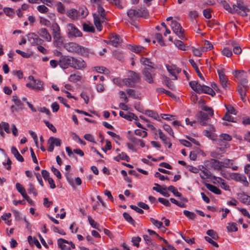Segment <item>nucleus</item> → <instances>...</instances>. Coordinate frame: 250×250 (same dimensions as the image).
<instances>
[{
    "mask_svg": "<svg viewBox=\"0 0 250 250\" xmlns=\"http://www.w3.org/2000/svg\"><path fill=\"white\" fill-rule=\"evenodd\" d=\"M220 3L226 10L232 14L237 13L242 16H247V12L249 11V8L244 4L242 0H237L236 4H234L232 8H231L225 0H222Z\"/></svg>",
    "mask_w": 250,
    "mask_h": 250,
    "instance_id": "1",
    "label": "nucleus"
},
{
    "mask_svg": "<svg viewBox=\"0 0 250 250\" xmlns=\"http://www.w3.org/2000/svg\"><path fill=\"white\" fill-rule=\"evenodd\" d=\"M142 74L144 79L149 83H154V78L155 75L154 67L150 65V67H145L142 70Z\"/></svg>",
    "mask_w": 250,
    "mask_h": 250,
    "instance_id": "2",
    "label": "nucleus"
},
{
    "mask_svg": "<svg viewBox=\"0 0 250 250\" xmlns=\"http://www.w3.org/2000/svg\"><path fill=\"white\" fill-rule=\"evenodd\" d=\"M171 26L173 32L181 40L185 38L184 35V29L181 24L177 21H172L171 22Z\"/></svg>",
    "mask_w": 250,
    "mask_h": 250,
    "instance_id": "3",
    "label": "nucleus"
},
{
    "mask_svg": "<svg viewBox=\"0 0 250 250\" xmlns=\"http://www.w3.org/2000/svg\"><path fill=\"white\" fill-rule=\"evenodd\" d=\"M73 57L62 56L60 57L59 64L61 67L63 69L67 68L69 66L72 67Z\"/></svg>",
    "mask_w": 250,
    "mask_h": 250,
    "instance_id": "4",
    "label": "nucleus"
},
{
    "mask_svg": "<svg viewBox=\"0 0 250 250\" xmlns=\"http://www.w3.org/2000/svg\"><path fill=\"white\" fill-rule=\"evenodd\" d=\"M67 29L68 31V36L70 37H82V32L76 27L73 24L69 23L67 25Z\"/></svg>",
    "mask_w": 250,
    "mask_h": 250,
    "instance_id": "5",
    "label": "nucleus"
},
{
    "mask_svg": "<svg viewBox=\"0 0 250 250\" xmlns=\"http://www.w3.org/2000/svg\"><path fill=\"white\" fill-rule=\"evenodd\" d=\"M72 61L73 62L72 67L74 69H81L86 66L85 62L82 58H76L73 57Z\"/></svg>",
    "mask_w": 250,
    "mask_h": 250,
    "instance_id": "6",
    "label": "nucleus"
},
{
    "mask_svg": "<svg viewBox=\"0 0 250 250\" xmlns=\"http://www.w3.org/2000/svg\"><path fill=\"white\" fill-rule=\"evenodd\" d=\"M63 47L68 52L77 53L79 52V45L75 42L64 43Z\"/></svg>",
    "mask_w": 250,
    "mask_h": 250,
    "instance_id": "7",
    "label": "nucleus"
},
{
    "mask_svg": "<svg viewBox=\"0 0 250 250\" xmlns=\"http://www.w3.org/2000/svg\"><path fill=\"white\" fill-rule=\"evenodd\" d=\"M231 178L237 182H240L245 187L249 186V182L247 181V178L244 175L240 174L238 173H233L232 174Z\"/></svg>",
    "mask_w": 250,
    "mask_h": 250,
    "instance_id": "8",
    "label": "nucleus"
},
{
    "mask_svg": "<svg viewBox=\"0 0 250 250\" xmlns=\"http://www.w3.org/2000/svg\"><path fill=\"white\" fill-rule=\"evenodd\" d=\"M249 88V85L242 86L241 85H238L237 87V91L240 96L241 99L244 102H245L247 101V99L245 97L246 96L247 91Z\"/></svg>",
    "mask_w": 250,
    "mask_h": 250,
    "instance_id": "9",
    "label": "nucleus"
},
{
    "mask_svg": "<svg viewBox=\"0 0 250 250\" xmlns=\"http://www.w3.org/2000/svg\"><path fill=\"white\" fill-rule=\"evenodd\" d=\"M37 33L40 36L44 38L47 42L51 41V36L46 28H42Z\"/></svg>",
    "mask_w": 250,
    "mask_h": 250,
    "instance_id": "10",
    "label": "nucleus"
},
{
    "mask_svg": "<svg viewBox=\"0 0 250 250\" xmlns=\"http://www.w3.org/2000/svg\"><path fill=\"white\" fill-rule=\"evenodd\" d=\"M128 77L133 83H139L141 80L140 74L133 71H128Z\"/></svg>",
    "mask_w": 250,
    "mask_h": 250,
    "instance_id": "11",
    "label": "nucleus"
},
{
    "mask_svg": "<svg viewBox=\"0 0 250 250\" xmlns=\"http://www.w3.org/2000/svg\"><path fill=\"white\" fill-rule=\"evenodd\" d=\"M58 244L59 247L62 250H70V248L67 246H66L65 244H69V241L67 240H66L62 238H59L58 239Z\"/></svg>",
    "mask_w": 250,
    "mask_h": 250,
    "instance_id": "12",
    "label": "nucleus"
},
{
    "mask_svg": "<svg viewBox=\"0 0 250 250\" xmlns=\"http://www.w3.org/2000/svg\"><path fill=\"white\" fill-rule=\"evenodd\" d=\"M53 38L54 39V44L58 48L60 47L63 44L64 39L60 34L53 35Z\"/></svg>",
    "mask_w": 250,
    "mask_h": 250,
    "instance_id": "13",
    "label": "nucleus"
},
{
    "mask_svg": "<svg viewBox=\"0 0 250 250\" xmlns=\"http://www.w3.org/2000/svg\"><path fill=\"white\" fill-rule=\"evenodd\" d=\"M119 115L121 117L128 121H131L132 119L135 121H137L138 120V117L131 112H128V114H125L123 111H120Z\"/></svg>",
    "mask_w": 250,
    "mask_h": 250,
    "instance_id": "14",
    "label": "nucleus"
},
{
    "mask_svg": "<svg viewBox=\"0 0 250 250\" xmlns=\"http://www.w3.org/2000/svg\"><path fill=\"white\" fill-rule=\"evenodd\" d=\"M205 185L206 187L209 190L212 192L213 193H214L216 194H218V195L221 194V190L219 188H217L216 187H215L211 184H210L208 183H205Z\"/></svg>",
    "mask_w": 250,
    "mask_h": 250,
    "instance_id": "15",
    "label": "nucleus"
},
{
    "mask_svg": "<svg viewBox=\"0 0 250 250\" xmlns=\"http://www.w3.org/2000/svg\"><path fill=\"white\" fill-rule=\"evenodd\" d=\"M12 153L14 155L16 159L21 162H22L24 161L23 157L20 154L17 149L15 146H12L11 149Z\"/></svg>",
    "mask_w": 250,
    "mask_h": 250,
    "instance_id": "16",
    "label": "nucleus"
},
{
    "mask_svg": "<svg viewBox=\"0 0 250 250\" xmlns=\"http://www.w3.org/2000/svg\"><path fill=\"white\" fill-rule=\"evenodd\" d=\"M122 41L118 35H115L112 36L109 42V43H111L114 46H117L118 44L121 42Z\"/></svg>",
    "mask_w": 250,
    "mask_h": 250,
    "instance_id": "17",
    "label": "nucleus"
},
{
    "mask_svg": "<svg viewBox=\"0 0 250 250\" xmlns=\"http://www.w3.org/2000/svg\"><path fill=\"white\" fill-rule=\"evenodd\" d=\"M230 45L233 47V51L235 54H240L242 52V49L240 45L235 41H231Z\"/></svg>",
    "mask_w": 250,
    "mask_h": 250,
    "instance_id": "18",
    "label": "nucleus"
},
{
    "mask_svg": "<svg viewBox=\"0 0 250 250\" xmlns=\"http://www.w3.org/2000/svg\"><path fill=\"white\" fill-rule=\"evenodd\" d=\"M191 88L196 93H198L199 90L201 89V86L200 83L197 81H191L189 83Z\"/></svg>",
    "mask_w": 250,
    "mask_h": 250,
    "instance_id": "19",
    "label": "nucleus"
},
{
    "mask_svg": "<svg viewBox=\"0 0 250 250\" xmlns=\"http://www.w3.org/2000/svg\"><path fill=\"white\" fill-rule=\"evenodd\" d=\"M195 117L198 121L208 120V115L201 111L198 112Z\"/></svg>",
    "mask_w": 250,
    "mask_h": 250,
    "instance_id": "20",
    "label": "nucleus"
},
{
    "mask_svg": "<svg viewBox=\"0 0 250 250\" xmlns=\"http://www.w3.org/2000/svg\"><path fill=\"white\" fill-rule=\"evenodd\" d=\"M113 159L117 162H119L121 159L125 160L127 162H129L130 161L129 157L125 154V153L123 152L121 154H119L118 156L114 157Z\"/></svg>",
    "mask_w": 250,
    "mask_h": 250,
    "instance_id": "21",
    "label": "nucleus"
},
{
    "mask_svg": "<svg viewBox=\"0 0 250 250\" xmlns=\"http://www.w3.org/2000/svg\"><path fill=\"white\" fill-rule=\"evenodd\" d=\"M93 19H94V24L96 26V28L99 31H101L102 28V24L100 21V19L99 16L96 14H93Z\"/></svg>",
    "mask_w": 250,
    "mask_h": 250,
    "instance_id": "22",
    "label": "nucleus"
},
{
    "mask_svg": "<svg viewBox=\"0 0 250 250\" xmlns=\"http://www.w3.org/2000/svg\"><path fill=\"white\" fill-rule=\"evenodd\" d=\"M145 114L155 120L160 121L158 113L153 110H146L145 112Z\"/></svg>",
    "mask_w": 250,
    "mask_h": 250,
    "instance_id": "23",
    "label": "nucleus"
},
{
    "mask_svg": "<svg viewBox=\"0 0 250 250\" xmlns=\"http://www.w3.org/2000/svg\"><path fill=\"white\" fill-rule=\"evenodd\" d=\"M189 62L191 64V65L192 66V67L194 68V69H195L196 72L197 73L199 77L201 79L204 80V78L203 75L200 73V72L198 68V66H197V64H196V63L194 62V60L192 59H190V60H189Z\"/></svg>",
    "mask_w": 250,
    "mask_h": 250,
    "instance_id": "24",
    "label": "nucleus"
},
{
    "mask_svg": "<svg viewBox=\"0 0 250 250\" xmlns=\"http://www.w3.org/2000/svg\"><path fill=\"white\" fill-rule=\"evenodd\" d=\"M80 73H78L77 74H71L69 78V81L71 82L76 83L77 82L80 81L82 79L81 76L80 75Z\"/></svg>",
    "mask_w": 250,
    "mask_h": 250,
    "instance_id": "25",
    "label": "nucleus"
},
{
    "mask_svg": "<svg viewBox=\"0 0 250 250\" xmlns=\"http://www.w3.org/2000/svg\"><path fill=\"white\" fill-rule=\"evenodd\" d=\"M79 52L77 53L78 54L82 56H88L89 54V49L88 48H85L82 46L79 45Z\"/></svg>",
    "mask_w": 250,
    "mask_h": 250,
    "instance_id": "26",
    "label": "nucleus"
},
{
    "mask_svg": "<svg viewBox=\"0 0 250 250\" xmlns=\"http://www.w3.org/2000/svg\"><path fill=\"white\" fill-rule=\"evenodd\" d=\"M88 12L86 7L83 6L81 7L78 11V15L81 16L82 18L85 17L88 15Z\"/></svg>",
    "mask_w": 250,
    "mask_h": 250,
    "instance_id": "27",
    "label": "nucleus"
},
{
    "mask_svg": "<svg viewBox=\"0 0 250 250\" xmlns=\"http://www.w3.org/2000/svg\"><path fill=\"white\" fill-rule=\"evenodd\" d=\"M217 72L219 75V80L221 83L222 82H228V80L226 76L224 73L223 69L217 70Z\"/></svg>",
    "mask_w": 250,
    "mask_h": 250,
    "instance_id": "28",
    "label": "nucleus"
},
{
    "mask_svg": "<svg viewBox=\"0 0 250 250\" xmlns=\"http://www.w3.org/2000/svg\"><path fill=\"white\" fill-rule=\"evenodd\" d=\"M67 15L72 19H75L78 16V11L75 9H71L67 11Z\"/></svg>",
    "mask_w": 250,
    "mask_h": 250,
    "instance_id": "29",
    "label": "nucleus"
},
{
    "mask_svg": "<svg viewBox=\"0 0 250 250\" xmlns=\"http://www.w3.org/2000/svg\"><path fill=\"white\" fill-rule=\"evenodd\" d=\"M174 43L179 49L182 50H186L188 47H187L184 43L180 40H175Z\"/></svg>",
    "mask_w": 250,
    "mask_h": 250,
    "instance_id": "30",
    "label": "nucleus"
},
{
    "mask_svg": "<svg viewBox=\"0 0 250 250\" xmlns=\"http://www.w3.org/2000/svg\"><path fill=\"white\" fill-rule=\"evenodd\" d=\"M140 62L141 63L145 65H147V67H150V65H152L154 66V64L153 62H151L148 58L142 57L140 59Z\"/></svg>",
    "mask_w": 250,
    "mask_h": 250,
    "instance_id": "31",
    "label": "nucleus"
},
{
    "mask_svg": "<svg viewBox=\"0 0 250 250\" xmlns=\"http://www.w3.org/2000/svg\"><path fill=\"white\" fill-rule=\"evenodd\" d=\"M152 189L153 190L159 192L165 197H168L169 196V194L166 191V189H167V187H165L162 189H159L158 188H153Z\"/></svg>",
    "mask_w": 250,
    "mask_h": 250,
    "instance_id": "32",
    "label": "nucleus"
},
{
    "mask_svg": "<svg viewBox=\"0 0 250 250\" xmlns=\"http://www.w3.org/2000/svg\"><path fill=\"white\" fill-rule=\"evenodd\" d=\"M123 217L125 219L131 224V225L134 226L135 222L134 220L132 218V217L127 212H124L123 213Z\"/></svg>",
    "mask_w": 250,
    "mask_h": 250,
    "instance_id": "33",
    "label": "nucleus"
},
{
    "mask_svg": "<svg viewBox=\"0 0 250 250\" xmlns=\"http://www.w3.org/2000/svg\"><path fill=\"white\" fill-rule=\"evenodd\" d=\"M83 30L86 32L94 33L95 28L92 24H88L86 23L83 24Z\"/></svg>",
    "mask_w": 250,
    "mask_h": 250,
    "instance_id": "34",
    "label": "nucleus"
},
{
    "mask_svg": "<svg viewBox=\"0 0 250 250\" xmlns=\"http://www.w3.org/2000/svg\"><path fill=\"white\" fill-rule=\"evenodd\" d=\"M51 27L53 30V35L60 34V28L59 25L56 22H53Z\"/></svg>",
    "mask_w": 250,
    "mask_h": 250,
    "instance_id": "35",
    "label": "nucleus"
},
{
    "mask_svg": "<svg viewBox=\"0 0 250 250\" xmlns=\"http://www.w3.org/2000/svg\"><path fill=\"white\" fill-rule=\"evenodd\" d=\"M138 13L140 15V17L146 18L148 16V12L146 7L141 8L138 9Z\"/></svg>",
    "mask_w": 250,
    "mask_h": 250,
    "instance_id": "36",
    "label": "nucleus"
},
{
    "mask_svg": "<svg viewBox=\"0 0 250 250\" xmlns=\"http://www.w3.org/2000/svg\"><path fill=\"white\" fill-rule=\"evenodd\" d=\"M126 93L129 96L132 97L134 99H139V95L136 93L135 90L132 89H127L126 90Z\"/></svg>",
    "mask_w": 250,
    "mask_h": 250,
    "instance_id": "37",
    "label": "nucleus"
},
{
    "mask_svg": "<svg viewBox=\"0 0 250 250\" xmlns=\"http://www.w3.org/2000/svg\"><path fill=\"white\" fill-rule=\"evenodd\" d=\"M236 226L237 225L235 223H229L228 224L227 229L229 231H236L238 230Z\"/></svg>",
    "mask_w": 250,
    "mask_h": 250,
    "instance_id": "38",
    "label": "nucleus"
},
{
    "mask_svg": "<svg viewBox=\"0 0 250 250\" xmlns=\"http://www.w3.org/2000/svg\"><path fill=\"white\" fill-rule=\"evenodd\" d=\"M88 220L90 225L94 229L100 230L99 225L90 216H88Z\"/></svg>",
    "mask_w": 250,
    "mask_h": 250,
    "instance_id": "39",
    "label": "nucleus"
},
{
    "mask_svg": "<svg viewBox=\"0 0 250 250\" xmlns=\"http://www.w3.org/2000/svg\"><path fill=\"white\" fill-rule=\"evenodd\" d=\"M213 48V45L208 41H205L204 43V47L203 48L202 50L203 52L210 50Z\"/></svg>",
    "mask_w": 250,
    "mask_h": 250,
    "instance_id": "40",
    "label": "nucleus"
},
{
    "mask_svg": "<svg viewBox=\"0 0 250 250\" xmlns=\"http://www.w3.org/2000/svg\"><path fill=\"white\" fill-rule=\"evenodd\" d=\"M13 101L15 103V104L19 107V109H23L24 108L23 104L21 102L20 100H19L17 97H13Z\"/></svg>",
    "mask_w": 250,
    "mask_h": 250,
    "instance_id": "41",
    "label": "nucleus"
},
{
    "mask_svg": "<svg viewBox=\"0 0 250 250\" xmlns=\"http://www.w3.org/2000/svg\"><path fill=\"white\" fill-rule=\"evenodd\" d=\"M3 12L9 17H12L15 14L14 9L9 7L4 8Z\"/></svg>",
    "mask_w": 250,
    "mask_h": 250,
    "instance_id": "42",
    "label": "nucleus"
},
{
    "mask_svg": "<svg viewBox=\"0 0 250 250\" xmlns=\"http://www.w3.org/2000/svg\"><path fill=\"white\" fill-rule=\"evenodd\" d=\"M183 213L186 217L191 220L195 219L196 216L194 212L187 210H184Z\"/></svg>",
    "mask_w": 250,
    "mask_h": 250,
    "instance_id": "43",
    "label": "nucleus"
},
{
    "mask_svg": "<svg viewBox=\"0 0 250 250\" xmlns=\"http://www.w3.org/2000/svg\"><path fill=\"white\" fill-rule=\"evenodd\" d=\"M150 220L151 222L156 227L158 228H163L165 229V227L163 226V223L162 222L159 221L157 220L154 219L153 218H150Z\"/></svg>",
    "mask_w": 250,
    "mask_h": 250,
    "instance_id": "44",
    "label": "nucleus"
},
{
    "mask_svg": "<svg viewBox=\"0 0 250 250\" xmlns=\"http://www.w3.org/2000/svg\"><path fill=\"white\" fill-rule=\"evenodd\" d=\"M207 234L211 237L212 239L217 240L218 238V236L217 233L213 229H208L207 231Z\"/></svg>",
    "mask_w": 250,
    "mask_h": 250,
    "instance_id": "45",
    "label": "nucleus"
},
{
    "mask_svg": "<svg viewBox=\"0 0 250 250\" xmlns=\"http://www.w3.org/2000/svg\"><path fill=\"white\" fill-rule=\"evenodd\" d=\"M159 138L163 141L165 144H167L168 142L169 139L164 134L161 130L158 131Z\"/></svg>",
    "mask_w": 250,
    "mask_h": 250,
    "instance_id": "46",
    "label": "nucleus"
},
{
    "mask_svg": "<svg viewBox=\"0 0 250 250\" xmlns=\"http://www.w3.org/2000/svg\"><path fill=\"white\" fill-rule=\"evenodd\" d=\"M221 162L222 167H230L232 165V161L229 159H225Z\"/></svg>",
    "mask_w": 250,
    "mask_h": 250,
    "instance_id": "47",
    "label": "nucleus"
},
{
    "mask_svg": "<svg viewBox=\"0 0 250 250\" xmlns=\"http://www.w3.org/2000/svg\"><path fill=\"white\" fill-rule=\"evenodd\" d=\"M47 144L49 145L47 148L48 151L49 152H52L54 148V141L51 139V137H50L48 140Z\"/></svg>",
    "mask_w": 250,
    "mask_h": 250,
    "instance_id": "48",
    "label": "nucleus"
},
{
    "mask_svg": "<svg viewBox=\"0 0 250 250\" xmlns=\"http://www.w3.org/2000/svg\"><path fill=\"white\" fill-rule=\"evenodd\" d=\"M47 144L49 145L47 148L48 151L49 152H52L54 148V141L51 139V137H50L48 140Z\"/></svg>",
    "mask_w": 250,
    "mask_h": 250,
    "instance_id": "49",
    "label": "nucleus"
},
{
    "mask_svg": "<svg viewBox=\"0 0 250 250\" xmlns=\"http://www.w3.org/2000/svg\"><path fill=\"white\" fill-rule=\"evenodd\" d=\"M211 88V87H209L208 86H206L205 85H202L201 86V89L199 90V92H198V93H204L208 94V93H209V91Z\"/></svg>",
    "mask_w": 250,
    "mask_h": 250,
    "instance_id": "50",
    "label": "nucleus"
},
{
    "mask_svg": "<svg viewBox=\"0 0 250 250\" xmlns=\"http://www.w3.org/2000/svg\"><path fill=\"white\" fill-rule=\"evenodd\" d=\"M155 38L162 46L165 45V43L161 34L157 33L155 36Z\"/></svg>",
    "mask_w": 250,
    "mask_h": 250,
    "instance_id": "51",
    "label": "nucleus"
},
{
    "mask_svg": "<svg viewBox=\"0 0 250 250\" xmlns=\"http://www.w3.org/2000/svg\"><path fill=\"white\" fill-rule=\"evenodd\" d=\"M167 189L173 193L176 197L180 196V193L173 186H170L167 188Z\"/></svg>",
    "mask_w": 250,
    "mask_h": 250,
    "instance_id": "52",
    "label": "nucleus"
},
{
    "mask_svg": "<svg viewBox=\"0 0 250 250\" xmlns=\"http://www.w3.org/2000/svg\"><path fill=\"white\" fill-rule=\"evenodd\" d=\"M26 85L28 87L31 88L32 89H34L37 91L43 90V87L39 86V85H34V84H33L31 83H27L26 84Z\"/></svg>",
    "mask_w": 250,
    "mask_h": 250,
    "instance_id": "53",
    "label": "nucleus"
},
{
    "mask_svg": "<svg viewBox=\"0 0 250 250\" xmlns=\"http://www.w3.org/2000/svg\"><path fill=\"white\" fill-rule=\"evenodd\" d=\"M123 83L125 86L128 87H133L134 86V83L131 82V80L129 78L124 79Z\"/></svg>",
    "mask_w": 250,
    "mask_h": 250,
    "instance_id": "54",
    "label": "nucleus"
},
{
    "mask_svg": "<svg viewBox=\"0 0 250 250\" xmlns=\"http://www.w3.org/2000/svg\"><path fill=\"white\" fill-rule=\"evenodd\" d=\"M166 68L167 69V70L168 71V72L173 76L174 77V80H176L177 79V78L176 77V76L175 75V72H174V69H173V67L171 65H166Z\"/></svg>",
    "mask_w": 250,
    "mask_h": 250,
    "instance_id": "55",
    "label": "nucleus"
},
{
    "mask_svg": "<svg viewBox=\"0 0 250 250\" xmlns=\"http://www.w3.org/2000/svg\"><path fill=\"white\" fill-rule=\"evenodd\" d=\"M222 52L224 55L227 57H230L232 55L231 50L228 47L224 48Z\"/></svg>",
    "mask_w": 250,
    "mask_h": 250,
    "instance_id": "56",
    "label": "nucleus"
},
{
    "mask_svg": "<svg viewBox=\"0 0 250 250\" xmlns=\"http://www.w3.org/2000/svg\"><path fill=\"white\" fill-rule=\"evenodd\" d=\"M135 134L136 135L141 136L143 138L146 137L147 136V132L146 131L140 129L135 130Z\"/></svg>",
    "mask_w": 250,
    "mask_h": 250,
    "instance_id": "57",
    "label": "nucleus"
},
{
    "mask_svg": "<svg viewBox=\"0 0 250 250\" xmlns=\"http://www.w3.org/2000/svg\"><path fill=\"white\" fill-rule=\"evenodd\" d=\"M141 240V238L140 237H133L132 238L131 242L133 243V245L138 248L139 247V242Z\"/></svg>",
    "mask_w": 250,
    "mask_h": 250,
    "instance_id": "58",
    "label": "nucleus"
},
{
    "mask_svg": "<svg viewBox=\"0 0 250 250\" xmlns=\"http://www.w3.org/2000/svg\"><path fill=\"white\" fill-rule=\"evenodd\" d=\"M226 108L227 110V112H228V113L236 115L237 111L232 106H231V105H230L229 106H226Z\"/></svg>",
    "mask_w": 250,
    "mask_h": 250,
    "instance_id": "59",
    "label": "nucleus"
},
{
    "mask_svg": "<svg viewBox=\"0 0 250 250\" xmlns=\"http://www.w3.org/2000/svg\"><path fill=\"white\" fill-rule=\"evenodd\" d=\"M158 201L161 203L163 204L164 205L167 207H170V203L167 199L163 198H159L158 199Z\"/></svg>",
    "mask_w": 250,
    "mask_h": 250,
    "instance_id": "60",
    "label": "nucleus"
},
{
    "mask_svg": "<svg viewBox=\"0 0 250 250\" xmlns=\"http://www.w3.org/2000/svg\"><path fill=\"white\" fill-rule=\"evenodd\" d=\"M44 123L53 132H56L57 130L56 128L54 127V126L49 121H44Z\"/></svg>",
    "mask_w": 250,
    "mask_h": 250,
    "instance_id": "61",
    "label": "nucleus"
},
{
    "mask_svg": "<svg viewBox=\"0 0 250 250\" xmlns=\"http://www.w3.org/2000/svg\"><path fill=\"white\" fill-rule=\"evenodd\" d=\"M222 119L230 122H234L233 118L231 117L229 113L226 112L225 116L223 117Z\"/></svg>",
    "mask_w": 250,
    "mask_h": 250,
    "instance_id": "62",
    "label": "nucleus"
},
{
    "mask_svg": "<svg viewBox=\"0 0 250 250\" xmlns=\"http://www.w3.org/2000/svg\"><path fill=\"white\" fill-rule=\"evenodd\" d=\"M51 171L54 173V174L57 176V177L58 178H59V179L62 178L61 174L60 171L58 169L55 168L54 167H51Z\"/></svg>",
    "mask_w": 250,
    "mask_h": 250,
    "instance_id": "63",
    "label": "nucleus"
},
{
    "mask_svg": "<svg viewBox=\"0 0 250 250\" xmlns=\"http://www.w3.org/2000/svg\"><path fill=\"white\" fill-rule=\"evenodd\" d=\"M97 9L99 14L103 19H104L105 16L104 9L100 4H98Z\"/></svg>",
    "mask_w": 250,
    "mask_h": 250,
    "instance_id": "64",
    "label": "nucleus"
}]
</instances>
